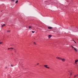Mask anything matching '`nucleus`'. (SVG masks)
<instances>
[{
	"label": "nucleus",
	"instance_id": "obj_9",
	"mask_svg": "<svg viewBox=\"0 0 78 78\" xmlns=\"http://www.w3.org/2000/svg\"><path fill=\"white\" fill-rule=\"evenodd\" d=\"M9 49H13V48H8V50H9Z\"/></svg>",
	"mask_w": 78,
	"mask_h": 78
},
{
	"label": "nucleus",
	"instance_id": "obj_13",
	"mask_svg": "<svg viewBox=\"0 0 78 78\" xmlns=\"http://www.w3.org/2000/svg\"><path fill=\"white\" fill-rule=\"evenodd\" d=\"M28 27L29 28V29H30V28H31V27L30 26L29 27Z\"/></svg>",
	"mask_w": 78,
	"mask_h": 78
},
{
	"label": "nucleus",
	"instance_id": "obj_24",
	"mask_svg": "<svg viewBox=\"0 0 78 78\" xmlns=\"http://www.w3.org/2000/svg\"><path fill=\"white\" fill-rule=\"evenodd\" d=\"M12 1H14V0H12Z\"/></svg>",
	"mask_w": 78,
	"mask_h": 78
},
{
	"label": "nucleus",
	"instance_id": "obj_3",
	"mask_svg": "<svg viewBox=\"0 0 78 78\" xmlns=\"http://www.w3.org/2000/svg\"><path fill=\"white\" fill-rule=\"evenodd\" d=\"M51 36H52V35H48V37L49 39H50V38L51 37Z\"/></svg>",
	"mask_w": 78,
	"mask_h": 78
},
{
	"label": "nucleus",
	"instance_id": "obj_4",
	"mask_svg": "<svg viewBox=\"0 0 78 78\" xmlns=\"http://www.w3.org/2000/svg\"><path fill=\"white\" fill-rule=\"evenodd\" d=\"M56 59H59L60 60H61V59L62 58H60V57H56Z\"/></svg>",
	"mask_w": 78,
	"mask_h": 78
},
{
	"label": "nucleus",
	"instance_id": "obj_17",
	"mask_svg": "<svg viewBox=\"0 0 78 78\" xmlns=\"http://www.w3.org/2000/svg\"><path fill=\"white\" fill-rule=\"evenodd\" d=\"M34 44H35V45H36V43L35 42H34Z\"/></svg>",
	"mask_w": 78,
	"mask_h": 78
},
{
	"label": "nucleus",
	"instance_id": "obj_15",
	"mask_svg": "<svg viewBox=\"0 0 78 78\" xmlns=\"http://www.w3.org/2000/svg\"><path fill=\"white\" fill-rule=\"evenodd\" d=\"M3 44V42H0V44Z\"/></svg>",
	"mask_w": 78,
	"mask_h": 78
},
{
	"label": "nucleus",
	"instance_id": "obj_23",
	"mask_svg": "<svg viewBox=\"0 0 78 78\" xmlns=\"http://www.w3.org/2000/svg\"><path fill=\"white\" fill-rule=\"evenodd\" d=\"M74 41V42L76 43L75 41Z\"/></svg>",
	"mask_w": 78,
	"mask_h": 78
},
{
	"label": "nucleus",
	"instance_id": "obj_8",
	"mask_svg": "<svg viewBox=\"0 0 78 78\" xmlns=\"http://www.w3.org/2000/svg\"><path fill=\"white\" fill-rule=\"evenodd\" d=\"M74 50H75L76 51V52H77V50L75 48H74Z\"/></svg>",
	"mask_w": 78,
	"mask_h": 78
},
{
	"label": "nucleus",
	"instance_id": "obj_6",
	"mask_svg": "<svg viewBox=\"0 0 78 78\" xmlns=\"http://www.w3.org/2000/svg\"><path fill=\"white\" fill-rule=\"evenodd\" d=\"M5 26L6 25H5V24H4L2 25V28H3V27H5Z\"/></svg>",
	"mask_w": 78,
	"mask_h": 78
},
{
	"label": "nucleus",
	"instance_id": "obj_18",
	"mask_svg": "<svg viewBox=\"0 0 78 78\" xmlns=\"http://www.w3.org/2000/svg\"><path fill=\"white\" fill-rule=\"evenodd\" d=\"M7 32H10V30H8L7 31Z\"/></svg>",
	"mask_w": 78,
	"mask_h": 78
},
{
	"label": "nucleus",
	"instance_id": "obj_20",
	"mask_svg": "<svg viewBox=\"0 0 78 78\" xmlns=\"http://www.w3.org/2000/svg\"><path fill=\"white\" fill-rule=\"evenodd\" d=\"M75 64H77V63H76V62H75Z\"/></svg>",
	"mask_w": 78,
	"mask_h": 78
},
{
	"label": "nucleus",
	"instance_id": "obj_16",
	"mask_svg": "<svg viewBox=\"0 0 78 78\" xmlns=\"http://www.w3.org/2000/svg\"><path fill=\"white\" fill-rule=\"evenodd\" d=\"M32 33H34V31H32Z\"/></svg>",
	"mask_w": 78,
	"mask_h": 78
},
{
	"label": "nucleus",
	"instance_id": "obj_21",
	"mask_svg": "<svg viewBox=\"0 0 78 78\" xmlns=\"http://www.w3.org/2000/svg\"><path fill=\"white\" fill-rule=\"evenodd\" d=\"M15 52H16V51L15 50Z\"/></svg>",
	"mask_w": 78,
	"mask_h": 78
},
{
	"label": "nucleus",
	"instance_id": "obj_5",
	"mask_svg": "<svg viewBox=\"0 0 78 78\" xmlns=\"http://www.w3.org/2000/svg\"><path fill=\"white\" fill-rule=\"evenodd\" d=\"M78 76V74L76 75H74V78H76V76Z\"/></svg>",
	"mask_w": 78,
	"mask_h": 78
},
{
	"label": "nucleus",
	"instance_id": "obj_2",
	"mask_svg": "<svg viewBox=\"0 0 78 78\" xmlns=\"http://www.w3.org/2000/svg\"><path fill=\"white\" fill-rule=\"evenodd\" d=\"M61 60L63 62H65L66 61V59L65 58H61Z\"/></svg>",
	"mask_w": 78,
	"mask_h": 78
},
{
	"label": "nucleus",
	"instance_id": "obj_12",
	"mask_svg": "<svg viewBox=\"0 0 78 78\" xmlns=\"http://www.w3.org/2000/svg\"><path fill=\"white\" fill-rule=\"evenodd\" d=\"M78 60H76L75 61V62H78Z\"/></svg>",
	"mask_w": 78,
	"mask_h": 78
},
{
	"label": "nucleus",
	"instance_id": "obj_11",
	"mask_svg": "<svg viewBox=\"0 0 78 78\" xmlns=\"http://www.w3.org/2000/svg\"><path fill=\"white\" fill-rule=\"evenodd\" d=\"M18 0H16V2L15 3H17L18 2Z\"/></svg>",
	"mask_w": 78,
	"mask_h": 78
},
{
	"label": "nucleus",
	"instance_id": "obj_7",
	"mask_svg": "<svg viewBox=\"0 0 78 78\" xmlns=\"http://www.w3.org/2000/svg\"><path fill=\"white\" fill-rule=\"evenodd\" d=\"M48 28L49 29H51L52 28V27H48Z\"/></svg>",
	"mask_w": 78,
	"mask_h": 78
},
{
	"label": "nucleus",
	"instance_id": "obj_22",
	"mask_svg": "<svg viewBox=\"0 0 78 78\" xmlns=\"http://www.w3.org/2000/svg\"><path fill=\"white\" fill-rule=\"evenodd\" d=\"M39 63H37V65H39Z\"/></svg>",
	"mask_w": 78,
	"mask_h": 78
},
{
	"label": "nucleus",
	"instance_id": "obj_10",
	"mask_svg": "<svg viewBox=\"0 0 78 78\" xmlns=\"http://www.w3.org/2000/svg\"><path fill=\"white\" fill-rule=\"evenodd\" d=\"M71 72H72V71H70V75H72V73Z\"/></svg>",
	"mask_w": 78,
	"mask_h": 78
},
{
	"label": "nucleus",
	"instance_id": "obj_14",
	"mask_svg": "<svg viewBox=\"0 0 78 78\" xmlns=\"http://www.w3.org/2000/svg\"><path fill=\"white\" fill-rule=\"evenodd\" d=\"M71 47H72V48H74V47H73V46H72V45H71Z\"/></svg>",
	"mask_w": 78,
	"mask_h": 78
},
{
	"label": "nucleus",
	"instance_id": "obj_19",
	"mask_svg": "<svg viewBox=\"0 0 78 78\" xmlns=\"http://www.w3.org/2000/svg\"><path fill=\"white\" fill-rule=\"evenodd\" d=\"M11 66L12 67H13V66L12 65H11Z\"/></svg>",
	"mask_w": 78,
	"mask_h": 78
},
{
	"label": "nucleus",
	"instance_id": "obj_1",
	"mask_svg": "<svg viewBox=\"0 0 78 78\" xmlns=\"http://www.w3.org/2000/svg\"><path fill=\"white\" fill-rule=\"evenodd\" d=\"M48 65H46L44 66V67H45L46 68H47V69H50L49 67H48Z\"/></svg>",
	"mask_w": 78,
	"mask_h": 78
}]
</instances>
